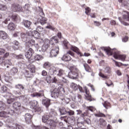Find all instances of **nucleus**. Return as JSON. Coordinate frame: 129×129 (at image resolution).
<instances>
[{
  "mask_svg": "<svg viewBox=\"0 0 129 129\" xmlns=\"http://www.w3.org/2000/svg\"><path fill=\"white\" fill-rule=\"evenodd\" d=\"M103 50L108 55V56H111L113 55V57L115 59H119L122 61L125 60V55H121L118 53V51L115 49H111L110 47H103Z\"/></svg>",
  "mask_w": 129,
  "mask_h": 129,
  "instance_id": "1",
  "label": "nucleus"
},
{
  "mask_svg": "<svg viewBox=\"0 0 129 129\" xmlns=\"http://www.w3.org/2000/svg\"><path fill=\"white\" fill-rule=\"evenodd\" d=\"M36 89L33 87H30L28 89V93L30 94L31 97H36V98H44L45 97V94H44L43 90H40L38 92H35Z\"/></svg>",
  "mask_w": 129,
  "mask_h": 129,
  "instance_id": "2",
  "label": "nucleus"
},
{
  "mask_svg": "<svg viewBox=\"0 0 129 129\" xmlns=\"http://www.w3.org/2000/svg\"><path fill=\"white\" fill-rule=\"evenodd\" d=\"M42 122L48 125L50 129H55L56 126H57L56 122L54 120L49 119V116L47 115L42 116Z\"/></svg>",
  "mask_w": 129,
  "mask_h": 129,
  "instance_id": "3",
  "label": "nucleus"
},
{
  "mask_svg": "<svg viewBox=\"0 0 129 129\" xmlns=\"http://www.w3.org/2000/svg\"><path fill=\"white\" fill-rule=\"evenodd\" d=\"M64 72L65 71L62 69H58V72H57V69H56V68L52 67L49 69L48 73L49 75L56 74L57 76L60 78L62 77V76L64 75Z\"/></svg>",
  "mask_w": 129,
  "mask_h": 129,
  "instance_id": "4",
  "label": "nucleus"
},
{
  "mask_svg": "<svg viewBox=\"0 0 129 129\" xmlns=\"http://www.w3.org/2000/svg\"><path fill=\"white\" fill-rule=\"evenodd\" d=\"M14 113H15L14 110L11 109V108H8L7 110H4V111L0 112V116L7 118V117H10V115H14Z\"/></svg>",
  "mask_w": 129,
  "mask_h": 129,
  "instance_id": "5",
  "label": "nucleus"
},
{
  "mask_svg": "<svg viewBox=\"0 0 129 129\" xmlns=\"http://www.w3.org/2000/svg\"><path fill=\"white\" fill-rule=\"evenodd\" d=\"M49 46L50 47L49 57L50 58H54V57H57V55L59 54V46L56 45H52Z\"/></svg>",
  "mask_w": 129,
  "mask_h": 129,
  "instance_id": "6",
  "label": "nucleus"
},
{
  "mask_svg": "<svg viewBox=\"0 0 129 129\" xmlns=\"http://www.w3.org/2000/svg\"><path fill=\"white\" fill-rule=\"evenodd\" d=\"M79 75V70L75 67H74L72 68L71 73L69 74V77L72 79H77Z\"/></svg>",
  "mask_w": 129,
  "mask_h": 129,
  "instance_id": "7",
  "label": "nucleus"
},
{
  "mask_svg": "<svg viewBox=\"0 0 129 129\" xmlns=\"http://www.w3.org/2000/svg\"><path fill=\"white\" fill-rule=\"evenodd\" d=\"M50 93L51 97L54 99H57L59 97V95H60V91L57 88L51 90Z\"/></svg>",
  "mask_w": 129,
  "mask_h": 129,
  "instance_id": "8",
  "label": "nucleus"
},
{
  "mask_svg": "<svg viewBox=\"0 0 129 129\" xmlns=\"http://www.w3.org/2000/svg\"><path fill=\"white\" fill-rule=\"evenodd\" d=\"M60 119L61 120H63L65 121V122H70V123H75V122L76 121L75 120V117L74 116H72L71 117H69L67 116H61L60 117Z\"/></svg>",
  "mask_w": 129,
  "mask_h": 129,
  "instance_id": "9",
  "label": "nucleus"
},
{
  "mask_svg": "<svg viewBox=\"0 0 129 129\" xmlns=\"http://www.w3.org/2000/svg\"><path fill=\"white\" fill-rule=\"evenodd\" d=\"M72 49L74 52L77 53L78 55H79L80 57H82V56H84L85 57H88L89 56H90V54L88 53H84L83 55V54L80 52L79 48L77 47H73Z\"/></svg>",
  "mask_w": 129,
  "mask_h": 129,
  "instance_id": "10",
  "label": "nucleus"
},
{
  "mask_svg": "<svg viewBox=\"0 0 129 129\" xmlns=\"http://www.w3.org/2000/svg\"><path fill=\"white\" fill-rule=\"evenodd\" d=\"M26 50H27V51H26L25 53V56L27 59H30L31 57L33 54H34V50L32 48H26Z\"/></svg>",
  "mask_w": 129,
  "mask_h": 129,
  "instance_id": "11",
  "label": "nucleus"
},
{
  "mask_svg": "<svg viewBox=\"0 0 129 129\" xmlns=\"http://www.w3.org/2000/svg\"><path fill=\"white\" fill-rule=\"evenodd\" d=\"M40 16L41 17L40 20H39V23L41 25H45L47 23V21L48 19L47 18L44 17V16H45V14H44V12L42 10L41 12H40Z\"/></svg>",
  "mask_w": 129,
  "mask_h": 129,
  "instance_id": "12",
  "label": "nucleus"
},
{
  "mask_svg": "<svg viewBox=\"0 0 129 129\" xmlns=\"http://www.w3.org/2000/svg\"><path fill=\"white\" fill-rule=\"evenodd\" d=\"M72 100L75 102H78V103H82V96L80 94H77V96L72 97Z\"/></svg>",
  "mask_w": 129,
  "mask_h": 129,
  "instance_id": "13",
  "label": "nucleus"
},
{
  "mask_svg": "<svg viewBox=\"0 0 129 129\" xmlns=\"http://www.w3.org/2000/svg\"><path fill=\"white\" fill-rule=\"evenodd\" d=\"M22 25L24 26L26 29L30 30V29H31V25H32V23L30 21L23 20V22H22Z\"/></svg>",
  "mask_w": 129,
  "mask_h": 129,
  "instance_id": "14",
  "label": "nucleus"
},
{
  "mask_svg": "<svg viewBox=\"0 0 129 129\" xmlns=\"http://www.w3.org/2000/svg\"><path fill=\"white\" fill-rule=\"evenodd\" d=\"M12 10L13 12H21L22 7L19 4H14L12 5Z\"/></svg>",
  "mask_w": 129,
  "mask_h": 129,
  "instance_id": "15",
  "label": "nucleus"
},
{
  "mask_svg": "<svg viewBox=\"0 0 129 129\" xmlns=\"http://www.w3.org/2000/svg\"><path fill=\"white\" fill-rule=\"evenodd\" d=\"M59 42V39L57 36H53L50 38V45L56 46L55 44H57Z\"/></svg>",
  "mask_w": 129,
  "mask_h": 129,
  "instance_id": "16",
  "label": "nucleus"
},
{
  "mask_svg": "<svg viewBox=\"0 0 129 129\" xmlns=\"http://www.w3.org/2000/svg\"><path fill=\"white\" fill-rule=\"evenodd\" d=\"M3 64L6 68H10L11 66H13V63L11 61V59H6L3 61Z\"/></svg>",
  "mask_w": 129,
  "mask_h": 129,
  "instance_id": "17",
  "label": "nucleus"
},
{
  "mask_svg": "<svg viewBox=\"0 0 129 129\" xmlns=\"http://www.w3.org/2000/svg\"><path fill=\"white\" fill-rule=\"evenodd\" d=\"M50 101L49 99L44 97L42 99V104L44 105L46 108H48V107L50 106Z\"/></svg>",
  "mask_w": 129,
  "mask_h": 129,
  "instance_id": "18",
  "label": "nucleus"
},
{
  "mask_svg": "<svg viewBox=\"0 0 129 129\" xmlns=\"http://www.w3.org/2000/svg\"><path fill=\"white\" fill-rule=\"evenodd\" d=\"M24 117L26 122L27 123H30V122H31V119H32L33 116L32 115H31V114L27 113L25 114Z\"/></svg>",
  "mask_w": 129,
  "mask_h": 129,
  "instance_id": "19",
  "label": "nucleus"
},
{
  "mask_svg": "<svg viewBox=\"0 0 129 129\" xmlns=\"http://www.w3.org/2000/svg\"><path fill=\"white\" fill-rule=\"evenodd\" d=\"M29 104L31 106V108L36 109L38 107V101L33 100L29 102Z\"/></svg>",
  "mask_w": 129,
  "mask_h": 129,
  "instance_id": "20",
  "label": "nucleus"
},
{
  "mask_svg": "<svg viewBox=\"0 0 129 129\" xmlns=\"http://www.w3.org/2000/svg\"><path fill=\"white\" fill-rule=\"evenodd\" d=\"M18 68L16 67L12 68L9 71V75L14 76V75H16L18 73Z\"/></svg>",
  "mask_w": 129,
  "mask_h": 129,
  "instance_id": "21",
  "label": "nucleus"
},
{
  "mask_svg": "<svg viewBox=\"0 0 129 129\" xmlns=\"http://www.w3.org/2000/svg\"><path fill=\"white\" fill-rule=\"evenodd\" d=\"M34 45H35V40L33 39L26 43V48H31L30 47H32V46H34Z\"/></svg>",
  "mask_w": 129,
  "mask_h": 129,
  "instance_id": "22",
  "label": "nucleus"
},
{
  "mask_svg": "<svg viewBox=\"0 0 129 129\" xmlns=\"http://www.w3.org/2000/svg\"><path fill=\"white\" fill-rule=\"evenodd\" d=\"M0 38L3 40H6L8 38V34L4 31H0Z\"/></svg>",
  "mask_w": 129,
  "mask_h": 129,
  "instance_id": "23",
  "label": "nucleus"
},
{
  "mask_svg": "<svg viewBox=\"0 0 129 129\" xmlns=\"http://www.w3.org/2000/svg\"><path fill=\"white\" fill-rule=\"evenodd\" d=\"M13 107L15 110H18L21 107V103L15 102L13 104Z\"/></svg>",
  "mask_w": 129,
  "mask_h": 129,
  "instance_id": "24",
  "label": "nucleus"
},
{
  "mask_svg": "<svg viewBox=\"0 0 129 129\" xmlns=\"http://www.w3.org/2000/svg\"><path fill=\"white\" fill-rule=\"evenodd\" d=\"M15 88H16V89H19V90L21 92L25 89V87H24V86L21 84H18L15 85Z\"/></svg>",
  "mask_w": 129,
  "mask_h": 129,
  "instance_id": "25",
  "label": "nucleus"
},
{
  "mask_svg": "<svg viewBox=\"0 0 129 129\" xmlns=\"http://www.w3.org/2000/svg\"><path fill=\"white\" fill-rule=\"evenodd\" d=\"M15 28H16V26L13 22L9 23L8 26V29L9 31H14V30H15Z\"/></svg>",
  "mask_w": 129,
  "mask_h": 129,
  "instance_id": "26",
  "label": "nucleus"
},
{
  "mask_svg": "<svg viewBox=\"0 0 129 129\" xmlns=\"http://www.w3.org/2000/svg\"><path fill=\"white\" fill-rule=\"evenodd\" d=\"M67 110L68 109H66V108L64 107L60 108L59 109V112L60 115H64L65 114H67Z\"/></svg>",
  "mask_w": 129,
  "mask_h": 129,
  "instance_id": "27",
  "label": "nucleus"
},
{
  "mask_svg": "<svg viewBox=\"0 0 129 129\" xmlns=\"http://www.w3.org/2000/svg\"><path fill=\"white\" fill-rule=\"evenodd\" d=\"M25 76L27 78H32V77H34V74L32 73H30V72L28 71H26Z\"/></svg>",
  "mask_w": 129,
  "mask_h": 129,
  "instance_id": "28",
  "label": "nucleus"
},
{
  "mask_svg": "<svg viewBox=\"0 0 129 129\" xmlns=\"http://www.w3.org/2000/svg\"><path fill=\"white\" fill-rule=\"evenodd\" d=\"M13 44L15 45V46H13V49H14L15 51L16 50H18L19 49V47L20 46V44L19 43V42L17 40H15L13 42Z\"/></svg>",
  "mask_w": 129,
  "mask_h": 129,
  "instance_id": "29",
  "label": "nucleus"
},
{
  "mask_svg": "<svg viewBox=\"0 0 129 129\" xmlns=\"http://www.w3.org/2000/svg\"><path fill=\"white\" fill-rule=\"evenodd\" d=\"M61 60H62V61H70V60H71V57H70L69 55H68L67 54L64 55L61 58Z\"/></svg>",
  "mask_w": 129,
  "mask_h": 129,
  "instance_id": "30",
  "label": "nucleus"
},
{
  "mask_svg": "<svg viewBox=\"0 0 129 129\" xmlns=\"http://www.w3.org/2000/svg\"><path fill=\"white\" fill-rule=\"evenodd\" d=\"M40 33L36 30H34L32 32V35L33 37H34V38H39V37H40Z\"/></svg>",
  "mask_w": 129,
  "mask_h": 129,
  "instance_id": "31",
  "label": "nucleus"
},
{
  "mask_svg": "<svg viewBox=\"0 0 129 129\" xmlns=\"http://www.w3.org/2000/svg\"><path fill=\"white\" fill-rule=\"evenodd\" d=\"M8 109L6 108V104L2 101H0V110H7Z\"/></svg>",
  "mask_w": 129,
  "mask_h": 129,
  "instance_id": "32",
  "label": "nucleus"
},
{
  "mask_svg": "<svg viewBox=\"0 0 129 129\" xmlns=\"http://www.w3.org/2000/svg\"><path fill=\"white\" fill-rule=\"evenodd\" d=\"M29 70L30 73H35V72H36V68L35 67V66L31 64L29 68Z\"/></svg>",
  "mask_w": 129,
  "mask_h": 129,
  "instance_id": "33",
  "label": "nucleus"
},
{
  "mask_svg": "<svg viewBox=\"0 0 129 129\" xmlns=\"http://www.w3.org/2000/svg\"><path fill=\"white\" fill-rule=\"evenodd\" d=\"M35 30H36V31L38 32L39 33V34L41 35L42 32L44 31V28L41 26H37Z\"/></svg>",
  "mask_w": 129,
  "mask_h": 129,
  "instance_id": "34",
  "label": "nucleus"
},
{
  "mask_svg": "<svg viewBox=\"0 0 129 129\" xmlns=\"http://www.w3.org/2000/svg\"><path fill=\"white\" fill-rule=\"evenodd\" d=\"M70 87L74 90H77L78 89V85L74 83H71L70 84Z\"/></svg>",
  "mask_w": 129,
  "mask_h": 129,
  "instance_id": "35",
  "label": "nucleus"
},
{
  "mask_svg": "<svg viewBox=\"0 0 129 129\" xmlns=\"http://www.w3.org/2000/svg\"><path fill=\"white\" fill-rule=\"evenodd\" d=\"M20 36L22 39V41H23V42H26V41H27V40H28V38H27V35L22 33H20Z\"/></svg>",
  "mask_w": 129,
  "mask_h": 129,
  "instance_id": "36",
  "label": "nucleus"
},
{
  "mask_svg": "<svg viewBox=\"0 0 129 129\" xmlns=\"http://www.w3.org/2000/svg\"><path fill=\"white\" fill-rule=\"evenodd\" d=\"M12 93L14 95H22V91L20 90H14L12 91Z\"/></svg>",
  "mask_w": 129,
  "mask_h": 129,
  "instance_id": "37",
  "label": "nucleus"
},
{
  "mask_svg": "<svg viewBox=\"0 0 129 129\" xmlns=\"http://www.w3.org/2000/svg\"><path fill=\"white\" fill-rule=\"evenodd\" d=\"M34 59H35V60H36V61H40L41 60H43V57L41 55L36 54L34 56Z\"/></svg>",
  "mask_w": 129,
  "mask_h": 129,
  "instance_id": "38",
  "label": "nucleus"
},
{
  "mask_svg": "<svg viewBox=\"0 0 129 129\" xmlns=\"http://www.w3.org/2000/svg\"><path fill=\"white\" fill-rule=\"evenodd\" d=\"M50 45H44L42 46V47H40V50H41V52H46V51L47 50V49H48V48H49V46Z\"/></svg>",
  "mask_w": 129,
  "mask_h": 129,
  "instance_id": "39",
  "label": "nucleus"
},
{
  "mask_svg": "<svg viewBox=\"0 0 129 129\" xmlns=\"http://www.w3.org/2000/svg\"><path fill=\"white\" fill-rule=\"evenodd\" d=\"M119 3H120L121 4L122 7H126V5H127V2H126V0H118Z\"/></svg>",
  "mask_w": 129,
  "mask_h": 129,
  "instance_id": "40",
  "label": "nucleus"
},
{
  "mask_svg": "<svg viewBox=\"0 0 129 129\" xmlns=\"http://www.w3.org/2000/svg\"><path fill=\"white\" fill-rule=\"evenodd\" d=\"M84 67L87 72H91V68L88 64H84Z\"/></svg>",
  "mask_w": 129,
  "mask_h": 129,
  "instance_id": "41",
  "label": "nucleus"
},
{
  "mask_svg": "<svg viewBox=\"0 0 129 129\" xmlns=\"http://www.w3.org/2000/svg\"><path fill=\"white\" fill-rule=\"evenodd\" d=\"M8 90V88L5 86H3L1 88V93H5V92H7V91Z\"/></svg>",
  "mask_w": 129,
  "mask_h": 129,
  "instance_id": "42",
  "label": "nucleus"
},
{
  "mask_svg": "<svg viewBox=\"0 0 129 129\" xmlns=\"http://www.w3.org/2000/svg\"><path fill=\"white\" fill-rule=\"evenodd\" d=\"M86 99L87 100H89V101H92V100H94V99L91 97V95H86Z\"/></svg>",
  "mask_w": 129,
  "mask_h": 129,
  "instance_id": "43",
  "label": "nucleus"
},
{
  "mask_svg": "<svg viewBox=\"0 0 129 129\" xmlns=\"http://www.w3.org/2000/svg\"><path fill=\"white\" fill-rule=\"evenodd\" d=\"M103 105L106 109H108V107H109V103L107 101H105L104 103H103Z\"/></svg>",
  "mask_w": 129,
  "mask_h": 129,
  "instance_id": "44",
  "label": "nucleus"
},
{
  "mask_svg": "<svg viewBox=\"0 0 129 129\" xmlns=\"http://www.w3.org/2000/svg\"><path fill=\"white\" fill-rule=\"evenodd\" d=\"M74 111L72 110L68 109L67 111V114H68L69 115H74Z\"/></svg>",
  "mask_w": 129,
  "mask_h": 129,
  "instance_id": "45",
  "label": "nucleus"
},
{
  "mask_svg": "<svg viewBox=\"0 0 129 129\" xmlns=\"http://www.w3.org/2000/svg\"><path fill=\"white\" fill-rule=\"evenodd\" d=\"M58 79H57V78L56 77H54L52 79V83H53L54 84H58Z\"/></svg>",
  "mask_w": 129,
  "mask_h": 129,
  "instance_id": "46",
  "label": "nucleus"
},
{
  "mask_svg": "<svg viewBox=\"0 0 129 129\" xmlns=\"http://www.w3.org/2000/svg\"><path fill=\"white\" fill-rule=\"evenodd\" d=\"M95 116L97 117H105V115L102 113H99L98 114H95Z\"/></svg>",
  "mask_w": 129,
  "mask_h": 129,
  "instance_id": "47",
  "label": "nucleus"
},
{
  "mask_svg": "<svg viewBox=\"0 0 129 129\" xmlns=\"http://www.w3.org/2000/svg\"><path fill=\"white\" fill-rule=\"evenodd\" d=\"M118 20L122 25H124V26H129L128 23L124 22L120 17L118 18Z\"/></svg>",
  "mask_w": 129,
  "mask_h": 129,
  "instance_id": "48",
  "label": "nucleus"
},
{
  "mask_svg": "<svg viewBox=\"0 0 129 129\" xmlns=\"http://www.w3.org/2000/svg\"><path fill=\"white\" fill-rule=\"evenodd\" d=\"M58 80L59 81H60V82H63V83H66V82H67V80L63 77H60Z\"/></svg>",
  "mask_w": 129,
  "mask_h": 129,
  "instance_id": "49",
  "label": "nucleus"
},
{
  "mask_svg": "<svg viewBox=\"0 0 129 129\" xmlns=\"http://www.w3.org/2000/svg\"><path fill=\"white\" fill-rule=\"evenodd\" d=\"M7 10V6L3 4H0V11H6Z\"/></svg>",
  "mask_w": 129,
  "mask_h": 129,
  "instance_id": "50",
  "label": "nucleus"
},
{
  "mask_svg": "<svg viewBox=\"0 0 129 129\" xmlns=\"http://www.w3.org/2000/svg\"><path fill=\"white\" fill-rule=\"evenodd\" d=\"M48 67H50V63H49V62H45L43 66V68H45V69H47Z\"/></svg>",
  "mask_w": 129,
  "mask_h": 129,
  "instance_id": "51",
  "label": "nucleus"
},
{
  "mask_svg": "<svg viewBox=\"0 0 129 129\" xmlns=\"http://www.w3.org/2000/svg\"><path fill=\"white\" fill-rule=\"evenodd\" d=\"M51 44L50 40H49L47 38H45L44 39V45H48V46H49V44Z\"/></svg>",
  "mask_w": 129,
  "mask_h": 129,
  "instance_id": "52",
  "label": "nucleus"
},
{
  "mask_svg": "<svg viewBox=\"0 0 129 129\" xmlns=\"http://www.w3.org/2000/svg\"><path fill=\"white\" fill-rule=\"evenodd\" d=\"M34 47L37 49L38 52H41V49L38 43H35L34 45Z\"/></svg>",
  "mask_w": 129,
  "mask_h": 129,
  "instance_id": "53",
  "label": "nucleus"
},
{
  "mask_svg": "<svg viewBox=\"0 0 129 129\" xmlns=\"http://www.w3.org/2000/svg\"><path fill=\"white\" fill-rule=\"evenodd\" d=\"M111 70L110 69V68H109V67H107L105 68L104 72L105 73H110Z\"/></svg>",
  "mask_w": 129,
  "mask_h": 129,
  "instance_id": "54",
  "label": "nucleus"
},
{
  "mask_svg": "<svg viewBox=\"0 0 129 129\" xmlns=\"http://www.w3.org/2000/svg\"><path fill=\"white\" fill-rule=\"evenodd\" d=\"M6 85H7V87H9L10 88H13V84L10 82H7L6 83Z\"/></svg>",
  "mask_w": 129,
  "mask_h": 129,
  "instance_id": "55",
  "label": "nucleus"
},
{
  "mask_svg": "<svg viewBox=\"0 0 129 129\" xmlns=\"http://www.w3.org/2000/svg\"><path fill=\"white\" fill-rule=\"evenodd\" d=\"M12 18L14 21H18L19 20V16L17 15H13Z\"/></svg>",
  "mask_w": 129,
  "mask_h": 129,
  "instance_id": "56",
  "label": "nucleus"
},
{
  "mask_svg": "<svg viewBox=\"0 0 129 129\" xmlns=\"http://www.w3.org/2000/svg\"><path fill=\"white\" fill-rule=\"evenodd\" d=\"M15 100V99L14 98H10L7 99V102L8 104H12V102Z\"/></svg>",
  "mask_w": 129,
  "mask_h": 129,
  "instance_id": "57",
  "label": "nucleus"
},
{
  "mask_svg": "<svg viewBox=\"0 0 129 129\" xmlns=\"http://www.w3.org/2000/svg\"><path fill=\"white\" fill-rule=\"evenodd\" d=\"M85 14L88 16V14L90 13V11H91V10H90V8L89 7H87L85 8Z\"/></svg>",
  "mask_w": 129,
  "mask_h": 129,
  "instance_id": "58",
  "label": "nucleus"
},
{
  "mask_svg": "<svg viewBox=\"0 0 129 129\" xmlns=\"http://www.w3.org/2000/svg\"><path fill=\"white\" fill-rule=\"evenodd\" d=\"M63 44L66 48V49H67V48H68V44H69V42H68V41L67 40H64L63 41Z\"/></svg>",
  "mask_w": 129,
  "mask_h": 129,
  "instance_id": "59",
  "label": "nucleus"
},
{
  "mask_svg": "<svg viewBox=\"0 0 129 129\" xmlns=\"http://www.w3.org/2000/svg\"><path fill=\"white\" fill-rule=\"evenodd\" d=\"M99 76L100 77H102V78H104V79H107V76L104 75V74H102V73H100L99 74Z\"/></svg>",
  "mask_w": 129,
  "mask_h": 129,
  "instance_id": "60",
  "label": "nucleus"
},
{
  "mask_svg": "<svg viewBox=\"0 0 129 129\" xmlns=\"http://www.w3.org/2000/svg\"><path fill=\"white\" fill-rule=\"evenodd\" d=\"M87 108L88 109V110H90V111H92V112H93L94 110H95V108H94L93 106H89L87 107Z\"/></svg>",
  "mask_w": 129,
  "mask_h": 129,
  "instance_id": "61",
  "label": "nucleus"
},
{
  "mask_svg": "<svg viewBox=\"0 0 129 129\" xmlns=\"http://www.w3.org/2000/svg\"><path fill=\"white\" fill-rule=\"evenodd\" d=\"M122 41L124 43H126V42L128 41V37L125 36L124 38H122Z\"/></svg>",
  "mask_w": 129,
  "mask_h": 129,
  "instance_id": "62",
  "label": "nucleus"
},
{
  "mask_svg": "<svg viewBox=\"0 0 129 129\" xmlns=\"http://www.w3.org/2000/svg\"><path fill=\"white\" fill-rule=\"evenodd\" d=\"M94 25L96 26V27H99L101 25V23L98 21H94Z\"/></svg>",
  "mask_w": 129,
  "mask_h": 129,
  "instance_id": "63",
  "label": "nucleus"
},
{
  "mask_svg": "<svg viewBox=\"0 0 129 129\" xmlns=\"http://www.w3.org/2000/svg\"><path fill=\"white\" fill-rule=\"evenodd\" d=\"M123 18L126 19H129V13H127V15H123Z\"/></svg>",
  "mask_w": 129,
  "mask_h": 129,
  "instance_id": "64",
  "label": "nucleus"
}]
</instances>
